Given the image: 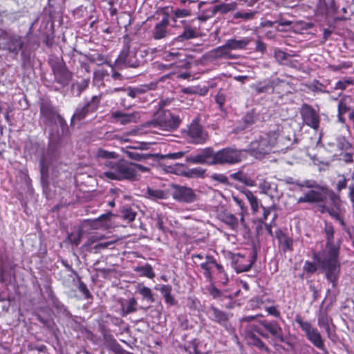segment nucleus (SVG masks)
<instances>
[{"mask_svg":"<svg viewBox=\"0 0 354 354\" xmlns=\"http://www.w3.org/2000/svg\"><path fill=\"white\" fill-rule=\"evenodd\" d=\"M296 185L300 188L311 189L304 193L297 199V203L317 204L318 211L321 214L327 213L331 218L337 221L342 229L348 234H351L350 227L345 222L346 209L342 205L340 196L331 191L328 195V201L326 194L313 189L318 188L319 185L315 180H305L303 182L297 181Z\"/></svg>","mask_w":354,"mask_h":354,"instance_id":"f257e3e1","label":"nucleus"},{"mask_svg":"<svg viewBox=\"0 0 354 354\" xmlns=\"http://www.w3.org/2000/svg\"><path fill=\"white\" fill-rule=\"evenodd\" d=\"M23 46L24 43L19 37L10 38L6 44L8 50L16 55L18 54Z\"/></svg>","mask_w":354,"mask_h":354,"instance_id":"f704fd0d","label":"nucleus"},{"mask_svg":"<svg viewBox=\"0 0 354 354\" xmlns=\"http://www.w3.org/2000/svg\"><path fill=\"white\" fill-rule=\"evenodd\" d=\"M326 239V252L321 253L313 252L312 257L319 263L321 268L325 271V277L327 281L335 288L339 276L341 263L339 262V253L342 240L334 241L335 227L331 222L325 221L323 229Z\"/></svg>","mask_w":354,"mask_h":354,"instance_id":"f03ea898","label":"nucleus"},{"mask_svg":"<svg viewBox=\"0 0 354 354\" xmlns=\"http://www.w3.org/2000/svg\"><path fill=\"white\" fill-rule=\"evenodd\" d=\"M192 260L194 266L200 268L207 281L210 284L216 283L225 286L228 281V275L223 266L210 254H192Z\"/></svg>","mask_w":354,"mask_h":354,"instance_id":"20e7f679","label":"nucleus"},{"mask_svg":"<svg viewBox=\"0 0 354 354\" xmlns=\"http://www.w3.org/2000/svg\"><path fill=\"white\" fill-rule=\"evenodd\" d=\"M111 118L114 122L126 125L129 123L136 122L139 118V114L137 112L127 113L122 111H116L111 113Z\"/></svg>","mask_w":354,"mask_h":354,"instance_id":"412c9836","label":"nucleus"},{"mask_svg":"<svg viewBox=\"0 0 354 354\" xmlns=\"http://www.w3.org/2000/svg\"><path fill=\"white\" fill-rule=\"evenodd\" d=\"M237 8L236 3H223L214 6L212 9V16H214L216 13L226 14L231 11H234Z\"/></svg>","mask_w":354,"mask_h":354,"instance_id":"c756f323","label":"nucleus"},{"mask_svg":"<svg viewBox=\"0 0 354 354\" xmlns=\"http://www.w3.org/2000/svg\"><path fill=\"white\" fill-rule=\"evenodd\" d=\"M169 12L170 13V19L174 23H176L178 19L187 17L192 15V11L189 8H177L174 10L171 8L170 9L169 8Z\"/></svg>","mask_w":354,"mask_h":354,"instance_id":"72a5a7b5","label":"nucleus"},{"mask_svg":"<svg viewBox=\"0 0 354 354\" xmlns=\"http://www.w3.org/2000/svg\"><path fill=\"white\" fill-rule=\"evenodd\" d=\"M181 123L179 115L167 109H160L153 118L146 122L145 127L158 128L162 131H173L176 130Z\"/></svg>","mask_w":354,"mask_h":354,"instance_id":"423d86ee","label":"nucleus"},{"mask_svg":"<svg viewBox=\"0 0 354 354\" xmlns=\"http://www.w3.org/2000/svg\"><path fill=\"white\" fill-rule=\"evenodd\" d=\"M160 13L162 15V19L154 25L152 30V37L155 40L164 39L171 33V30L169 27L170 20L169 8H163Z\"/></svg>","mask_w":354,"mask_h":354,"instance_id":"ddd939ff","label":"nucleus"},{"mask_svg":"<svg viewBox=\"0 0 354 354\" xmlns=\"http://www.w3.org/2000/svg\"><path fill=\"white\" fill-rule=\"evenodd\" d=\"M331 319L329 317L326 310H321L318 315L317 324L319 327L325 328L328 335H330V321Z\"/></svg>","mask_w":354,"mask_h":354,"instance_id":"c9c22d12","label":"nucleus"},{"mask_svg":"<svg viewBox=\"0 0 354 354\" xmlns=\"http://www.w3.org/2000/svg\"><path fill=\"white\" fill-rule=\"evenodd\" d=\"M209 318L214 322L225 328L230 331L232 325L230 322V317L227 313L218 308L214 306H210L208 308Z\"/></svg>","mask_w":354,"mask_h":354,"instance_id":"6ab92c4d","label":"nucleus"},{"mask_svg":"<svg viewBox=\"0 0 354 354\" xmlns=\"http://www.w3.org/2000/svg\"><path fill=\"white\" fill-rule=\"evenodd\" d=\"M277 136L274 132L263 133L250 144L249 151L256 158H262L270 153L277 143Z\"/></svg>","mask_w":354,"mask_h":354,"instance_id":"0eeeda50","label":"nucleus"},{"mask_svg":"<svg viewBox=\"0 0 354 354\" xmlns=\"http://www.w3.org/2000/svg\"><path fill=\"white\" fill-rule=\"evenodd\" d=\"M164 167V170L167 173L174 174L176 175L183 176L185 171V165L184 164L176 163L173 165H167L163 162H160Z\"/></svg>","mask_w":354,"mask_h":354,"instance_id":"2f4dec72","label":"nucleus"},{"mask_svg":"<svg viewBox=\"0 0 354 354\" xmlns=\"http://www.w3.org/2000/svg\"><path fill=\"white\" fill-rule=\"evenodd\" d=\"M300 115L304 124L318 130L320 125L321 118L317 111L310 104L304 103L300 108Z\"/></svg>","mask_w":354,"mask_h":354,"instance_id":"2eb2a0df","label":"nucleus"},{"mask_svg":"<svg viewBox=\"0 0 354 354\" xmlns=\"http://www.w3.org/2000/svg\"><path fill=\"white\" fill-rule=\"evenodd\" d=\"M221 216V221L227 225L230 230L235 232L239 231V222L235 215L231 213H223Z\"/></svg>","mask_w":354,"mask_h":354,"instance_id":"cd10ccee","label":"nucleus"},{"mask_svg":"<svg viewBox=\"0 0 354 354\" xmlns=\"http://www.w3.org/2000/svg\"><path fill=\"white\" fill-rule=\"evenodd\" d=\"M354 81L351 77L344 79L343 80H339L335 85L334 89L344 91L348 86L353 85Z\"/></svg>","mask_w":354,"mask_h":354,"instance_id":"3c124183","label":"nucleus"},{"mask_svg":"<svg viewBox=\"0 0 354 354\" xmlns=\"http://www.w3.org/2000/svg\"><path fill=\"white\" fill-rule=\"evenodd\" d=\"M136 290L142 296L143 300H146L149 303L155 301L152 290L149 287L145 286L142 283H138L136 286Z\"/></svg>","mask_w":354,"mask_h":354,"instance_id":"7c9ffc66","label":"nucleus"},{"mask_svg":"<svg viewBox=\"0 0 354 354\" xmlns=\"http://www.w3.org/2000/svg\"><path fill=\"white\" fill-rule=\"evenodd\" d=\"M337 147L344 151H351L353 149L352 145L345 138L338 140Z\"/></svg>","mask_w":354,"mask_h":354,"instance_id":"5fc2aeb1","label":"nucleus"},{"mask_svg":"<svg viewBox=\"0 0 354 354\" xmlns=\"http://www.w3.org/2000/svg\"><path fill=\"white\" fill-rule=\"evenodd\" d=\"M243 194L249 201L253 213L257 212L259 210V203L257 198L250 190H245Z\"/></svg>","mask_w":354,"mask_h":354,"instance_id":"a19ab883","label":"nucleus"},{"mask_svg":"<svg viewBox=\"0 0 354 354\" xmlns=\"http://www.w3.org/2000/svg\"><path fill=\"white\" fill-rule=\"evenodd\" d=\"M257 11H237L233 14V19H241L242 21H247L252 20L255 18Z\"/></svg>","mask_w":354,"mask_h":354,"instance_id":"58836bf2","label":"nucleus"},{"mask_svg":"<svg viewBox=\"0 0 354 354\" xmlns=\"http://www.w3.org/2000/svg\"><path fill=\"white\" fill-rule=\"evenodd\" d=\"M243 160V151L236 147H227L216 151L211 147H205L195 156L186 157V162L208 165H234Z\"/></svg>","mask_w":354,"mask_h":354,"instance_id":"7ed1b4c3","label":"nucleus"},{"mask_svg":"<svg viewBox=\"0 0 354 354\" xmlns=\"http://www.w3.org/2000/svg\"><path fill=\"white\" fill-rule=\"evenodd\" d=\"M55 80L58 84L65 86L72 79V73L66 67L64 62H57L52 66Z\"/></svg>","mask_w":354,"mask_h":354,"instance_id":"aec40b11","label":"nucleus"},{"mask_svg":"<svg viewBox=\"0 0 354 354\" xmlns=\"http://www.w3.org/2000/svg\"><path fill=\"white\" fill-rule=\"evenodd\" d=\"M82 233L80 231L72 232L68 235V239L70 243L75 246H77L81 241Z\"/></svg>","mask_w":354,"mask_h":354,"instance_id":"864d4df0","label":"nucleus"},{"mask_svg":"<svg viewBox=\"0 0 354 354\" xmlns=\"http://www.w3.org/2000/svg\"><path fill=\"white\" fill-rule=\"evenodd\" d=\"M39 106L40 118L44 120V123H51L56 118L59 117L50 99H41L39 101Z\"/></svg>","mask_w":354,"mask_h":354,"instance_id":"a211bd4d","label":"nucleus"},{"mask_svg":"<svg viewBox=\"0 0 354 354\" xmlns=\"http://www.w3.org/2000/svg\"><path fill=\"white\" fill-rule=\"evenodd\" d=\"M230 177L239 182L244 183L247 185L252 186V180L246 174L242 171H238L237 172L233 173L230 175Z\"/></svg>","mask_w":354,"mask_h":354,"instance_id":"ea45409f","label":"nucleus"},{"mask_svg":"<svg viewBox=\"0 0 354 354\" xmlns=\"http://www.w3.org/2000/svg\"><path fill=\"white\" fill-rule=\"evenodd\" d=\"M183 138L189 144L203 145L209 139V135L204 127L199 123L198 118L192 120L187 129L182 131Z\"/></svg>","mask_w":354,"mask_h":354,"instance_id":"9d476101","label":"nucleus"},{"mask_svg":"<svg viewBox=\"0 0 354 354\" xmlns=\"http://www.w3.org/2000/svg\"><path fill=\"white\" fill-rule=\"evenodd\" d=\"M239 230H241L244 233H248L250 232V227L245 221L244 213L243 212L240 213V222Z\"/></svg>","mask_w":354,"mask_h":354,"instance_id":"e2e57ef3","label":"nucleus"},{"mask_svg":"<svg viewBox=\"0 0 354 354\" xmlns=\"http://www.w3.org/2000/svg\"><path fill=\"white\" fill-rule=\"evenodd\" d=\"M256 261V252L245 254L237 253L232 257V266L236 273H241L250 270Z\"/></svg>","mask_w":354,"mask_h":354,"instance_id":"4468645a","label":"nucleus"},{"mask_svg":"<svg viewBox=\"0 0 354 354\" xmlns=\"http://www.w3.org/2000/svg\"><path fill=\"white\" fill-rule=\"evenodd\" d=\"M274 56L276 60L281 64H286L288 59L291 57L290 55L280 49L274 50Z\"/></svg>","mask_w":354,"mask_h":354,"instance_id":"de8ad7c7","label":"nucleus"},{"mask_svg":"<svg viewBox=\"0 0 354 354\" xmlns=\"http://www.w3.org/2000/svg\"><path fill=\"white\" fill-rule=\"evenodd\" d=\"M260 324L266 331V333H269L272 337L276 338L281 342H284L290 346H292L284 337L283 329L277 321L263 319L260 320Z\"/></svg>","mask_w":354,"mask_h":354,"instance_id":"f3484780","label":"nucleus"},{"mask_svg":"<svg viewBox=\"0 0 354 354\" xmlns=\"http://www.w3.org/2000/svg\"><path fill=\"white\" fill-rule=\"evenodd\" d=\"M252 39L249 37H243L241 39H230L226 41L227 46L230 50H243L250 44Z\"/></svg>","mask_w":354,"mask_h":354,"instance_id":"bb28decb","label":"nucleus"},{"mask_svg":"<svg viewBox=\"0 0 354 354\" xmlns=\"http://www.w3.org/2000/svg\"><path fill=\"white\" fill-rule=\"evenodd\" d=\"M276 237L278 240L279 247L284 253L288 252H291L294 250L293 240L286 233L283 232L281 230H279L276 232Z\"/></svg>","mask_w":354,"mask_h":354,"instance_id":"4be33fe9","label":"nucleus"},{"mask_svg":"<svg viewBox=\"0 0 354 354\" xmlns=\"http://www.w3.org/2000/svg\"><path fill=\"white\" fill-rule=\"evenodd\" d=\"M90 61L91 62L96 63L98 65L108 64L109 66H111V64L106 60L104 56L101 54H97L96 56L92 55L90 57Z\"/></svg>","mask_w":354,"mask_h":354,"instance_id":"052dcab7","label":"nucleus"},{"mask_svg":"<svg viewBox=\"0 0 354 354\" xmlns=\"http://www.w3.org/2000/svg\"><path fill=\"white\" fill-rule=\"evenodd\" d=\"M348 188V198H349L351 203H352V205L354 207V178L353 181L349 185Z\"/></svg>","mask_w":354,"mask_h":354,"instance_id":"774afa93","label":"nucleus"},{"mask_svg":"<svg viewBox=\"0 0 354 354\" xmlns=\"http://www.w3.org/2000/svg\"><path fill=\"white\" fill-rule=\"evenodd\" d=\"M206 169L202 167H194L192 169H187L185 167V174L183 176L189 178H204L205 176Z\"/></svg>","mask_w":354,"mask_h":354,"instance_id":"4c0bfd02","label":"nucleus"},{"mask_svg":"<svg viewBox=\"0 0 354 354\" xmlns=\"http://www.w3.org/2000/svg\"><path fill=\"white\" fill-rule=\"evenodd\" d=\"M324 86L319 80H315L309 86V88L313 92H324L322 87Z\"/></svg>","mask_w":354,"mask_h":354,"instance_id":"338daca9","label":"nucleus"},{"mask_svg":"<svg viewBox=\"0 0 354 354\" xmlns=\"http://www.w3.org/2000/svg\"><path fill=\"white\" fill-rule=\"evenodd\" d=\"M133 270L138 273L140 277H145L152 279L156 276L152 266L149 263H146L145 266L135 267Z\"/></svg>","mask_w":354,"mask_h":354,"instance_id":"e433bc0d","label":"nucleus"},{"mask_svg":"<svg viewBox=\"0 0 354 354\" xmlns=\"http://www.w3.org/2000/svg\"><path fill=\"white\" fill-rule=\"evenodd\" d=\"M137 301L134 297L129 299L127 303H121V315L126 317L127 315L137 310Z\"/></svg>","mask_w":354,"mask_h":354,"instance_id":"473e14b6","label":"nucleus"},{"mask_svg":"<svg viewBox=\"0 0 354 354\" xmlns=\"http://www.w3.org/2000/svg\"><path fill=\"white\" fill-rule=\"evenodd\" d=\"M225 95L218 92L215 96V102L218 105V108L221 111H225L224 105L225 103Z\"/></svg>","mask_w":354,"mask_h":354,"instance_id":"4d7b16f0","label":"nucleus"},{"mask_svg":"<svg viewBox=\"0 0 354 354\" xmlns=\"http://www.w3.org/2000/svg\"><path fill=\"white\" fill-rule=\"evenodd\" d=\"M104 165L109 169V171L104 172V176L106 178L116 180H136L133 162L121 159L117 161L106 160Z\"/></svg>","mask_w":354,"mask_h":354,"instance_id":"39448f33","label":"nucleus"},{"mask_svg":"<svg viewBox=\"0 0 354 354\" xmlns=\"http://www.w3.org/2000/svg\"><path fill=\"white\" fill-rule=\"evenodd\" d=\"M295 321L305 333L307 339L314 346L322 351L324 353H328L324 344V340L317 328L313 327L310 322L304 321L299 314L296 315Z\"/></svg>","mask_w":354,"mask_h":354,"instance_id":"6e6552de","label":"nucleus"},{"mask_svg":"<svg viewBox=\"0 0 354 354\" xmlns=\"http://www.w3.org/2000/svg\"><path fill=\"white\" fill-rule=\"evenodd\" d=\"M50 302L53 308L55 309L59 316L67 319L71 318L72 315L68 308L57 297L50 300Z\"/></svg>","mask_w":354,"mask_h":354,"instance_id":"393cba45","label":"nucleus"},{"mask_svg":"<svg viewBox=\"0 0 354 354\" xmlns=\"http://www.w3.org/2000/svg\"><path fill=\"white\" fill-rule=\"evenodd\" d=\"M199 30L196 27H192L190 25H186L181 34L174 38L175 41H185L192 39L197 38L199 36Z\"/></svg>","mask_w":354,"mask_h":354,"instance_id":"5701e85b","label":"nucleus"},{"mask_svg":"<svg viewBox=\"0 0 354 354\" xmlns=\"http://www.w3.org/2000/svg\"><path fill=\"white\" fill-rule=\"evenodd\" d=\"M314 262H311L310 261H306L304 262V266H303V271L308 274L311 275L314 274L317 270V263L320 265L319 263L316 262L313 259ZM321 267V266H319Z\"/></svg>","mask_w":354,"mask_h":354,"instance_id":"49530a36","label":"nucleus"},{"mask_svg":"<svg viewBox=\"0 0 354 354\" xmlns=\"http://www.w3.org/2000/svg\"><path fill=\"white\" fill-rule=\"evenodd\" d=\"M97 156L100 158L105 159L116 158L118 154L113 151H109L104 149H100L97 152Z\"/></svg>","mask_w":354,"mask_h":354,"instance_id":"bf43d9fd","label":"nucleus"},{"mask_svg":"<svg viewBox=\"0 0 354 354\" xmlns=\"http://www.w3.org/2000/svg\"><path fill=\"white\" fill-rule=\"evenodd\" d=\"M171 196L176 201L184 203H194L197 198L192 188L179 185H171Z\"/></svg>","mask_w":354,"mask_h":354,"instance_id":"dca6fc26","label":"nucleus"},{"mask_svg":"<svg viewBox=\"0 0 354 354\" xmlns=\"http://www.w3.org/2000/svg\"><path fill=\"white\" fill-rule=\"evenodd\" d=\"M162 59L167 62H175L180 57L178 50L173 49L172 51H165L162 53Z\"/></svg>","mask_w":354,"mask_h":354,"instance_id":"a18cd8bd","label":"nucleus"},{"mask_svg":"<svg viewBox=\"0 0 354 354\" xmlns=\"http://www.w3.org/2000/svg\"><path fill=\"white\" fill-rule=\"evenodd\" d=\"M212 56L216 59L226 58V59H234L235 56L231 53L230 48L227 46V42L223 46H218L214 49L211 52Z\"/></svg>","mask_w":354,"mask_h":354,"instance_id":"a878e982","label":"nucleus"},{"mask_svg":"<svg viewBox=\"0 0 354 354\" xmlns=\"http://www.w3.org/2000/svg\"><path fill=\"white\" fill-rule=\"evenodd\" d=\"M265 330L260 324H253L251 326V330L248 333L247 340L250 345L254 346L259 349L261 352L270 353V350L259 337L256 335V333L261 335L266 339L268 338V334L264 331Z\"/></svg>","mask_w":354,"mask_h":354,"instance_id":"f8f14e48","label":"nucleus"},{"mask_svg":"<svg viewBox=\"0 0 354 354\" xmlns=\"http://www.w3.org/2000/svg\"><path fill=\"white\" fill-rule=\"evenodd\" d=\"M137 212L131 207H123L121 210V216L124 221L130 223L135 220Z\"/></svg>","mask_w":354,"mask_h":354,"instance_id":"79ce46f5","label":"nucleus"},{"mask_svg":"<svg viewBox=\"0 0 354 354\" xmlns=\"http://www.w3.org/2000/svg\"><path fill=\"white\" fill-rule=\"evenodd\" d=\"M99 241V239L97 236H91L88 238V239L85 242L83 245V248L86 251L89 252H94V245L97 243V242Z\"/></svg>","mask_w":354,"mask_h":354,"instance_id":"603ef678","label":"nucleus"},{"mask_svg":"<svg viewBox=\"0 0 354 354\" xmlns=\"http://www.w3.org/2000/svg\"><path fill=\"white\" fill-rule=\"evenodd\" d=\"M102 95H93L84 104H80L75 109L71 119V125H75L85 120L88 116L95 113L100 106Z\"/></svg>","mask_w":354,"mask_h":354,"instance_id":"1a4fd4ad","label":"nucleus"},{"mask_svg":"<svg viewBox=\"0 0 354 354\" xmlns=\"http://www.w3.org/2000/svg\"><path fill=\"white\" fill-rule=\"evenodd\" d=\"M161 295L165 299V303L171 306H175L177 304V301L174 297L171 295L172 287L171 285L165 284L162 285L158 289Z\"/></svg>","mask_w":354,"mask_h":354,"instance_id":"c85d7f7f","label":"nucleus"},{"mask_svg":"<svg viewBox=\"0 0 354 354\" xmlns=\"http://www.w3.org/2000/svg\"><path fill=\"white\" fill-rule=\"evenodd\" d=\"M339 177L340 178L336 185V190L338 192H340L342 190L346 189L347 187V182L348 179L346 178V176L342 175H339Z\"/></svg>","mask_w":354,"mask_h":354,"instance_id":"13d9d810","label":"nucleus"},{"mask_svg":"<svg viewBox=\"0 0 354 354\" xmlns=\"http://www.w3.org/2000/svg\"><path fill=\"white\" fill-rule=\"evenodd\" d=\"M147 194L151 198L162 199L165 198V193L160 189H153L148 188Z\"/></svg>","mask_w":354,"mask_h":354,"instance_id":"6e6d98bb","label":"nucleus"},{"mask_svg":"<svg viewBox=\"0 0 354 354\" xmlns=\"http://www.w3.org/2000/svg\"><path fill=\"white\" fill-rule=\"evenodd\" d=\"M259 187L263 193L268 194L272 189V184L268 180H263L260 183Z\"/></svg>","mask_w":354,"mask_h":354,"instance_id":"0e129e2a","label":"nucleus"},{"mask_svg":"<svg viewBox=\"0 0 354 354\" xmlns=\"http://www.w3.org/2000/svg\"><path fill=\"white\" fill-rule=\"evenodd\" d=\"M131 39L129 35L123 37V47L115 60L116 64L118 66H125L131 68H138L141 64V60L137 58L136 53L130 51Z\"/></svg>","mask_w":354,"mask_h":354,"instance_id":"9b49d317","label":"nucleus"},{"mask_svg":"<svg viewBox=\"0 0 354 354\" xmlns=\"http://www.w3.org/2000/svg\"><path fill=\"white\" fill-rule=\"evenodd\" d=\"M129 157L131 159L138 160V161H142L148 159H153L156 155L152 154V153H139V152H135L131 151L128 153Z\"/></svg>","mask_w":354,"mask_h":354,"instance_id":"c03bdc74","label":"nucleus"},{"mask_svg":"<svg viewBox=\"0 0 354 354\" xmlns=\"http://www.w3.org/2000/svg\"><path fill=\"white\" fill-rule=\"evenodd\" d=\"M210 178L212 180L216 181L218 183L223 184L224 185H230V183L229 181L227 176L224 174L214 173L211 175Z\"/></svg>","mask_w":354,"mask_h":354,"instance_id":"8fccbe9b","label":"nucleus"},{"mask_svg":"<svg viewBox=\"0 0 354 354\" xmlns=\"http://www.w3.org/2000/svg\"><path fill=\"white\" fill-rule=\"evenodd\" d=\"M251 88L257 95L261 93L273 92L274 89V84L273 81L268 80L263 82H259L255 84H252Z\"/></svg>","mask_w":354,"mask_h":354,"instance_id":"b1692460","label":"nucleus"},{"mask_svg":"<svg viewBox=\"0 0 354 354\" xmlns=\"http://www.w3.org/2000/svg\"><path fill=\"white\" fill-rule=\"evenodd\" d=\"M185 154L184 151H178L174 153H169L165 155H161L160 160L165 162L166 160H177L183 158Z\"/></svg>","mask_w":354,"mask_h":354,"instance_id":"09e8293b","label":"nucleus"},{"mask_svg":"<svg viewBox=\"0 0 354 354\" xmlns=\"http://www.w3.org/2000/svg\"><path fill=\"white\" fill-rule=\"evenodd\" d=\"M151 88L148 85H144L142 88H136L133 89H130L129 91V95L132 97L135 98L138 94L145 92L146 91L150 90Z\"/></svg>","mask_w":354,"mask_h":354,"instance_id":"680f3d73","label":"nucleus"},{"mask_svg":"<svg viewBox=\"0 0 354 354\" xmlns=\"http://www.w3.org/2000/svg\"><path fill=\"white\" fill-rule=\"evenodd\" d=\"M262 209H263V215L262 217H261L259 219V223H264L265 221L267 220L268 216L270 214L271 210L273 209L274 207L273 206L266 207L263 205H261Z\"/></svg>","mask_w":354,"mask_h":354,"instance_id":"69168bd1","label":"nucleus"},{"mask_svg":"<svg viewBox=\"0 0 354 354\" xmlns=\"http://www.w3.org/2000/svg\"><path fill=\"white\" fill-rule=\"evenodd\" d=\"M78 282V290L84 295L85 299L92 298V295L89 291L86 284L82 281L81 277L75 272Z\"/></svg>","mask_w":354,"mask_h":354,"instance_id":"37998d69","label":"nucleus"}]
</instances>
